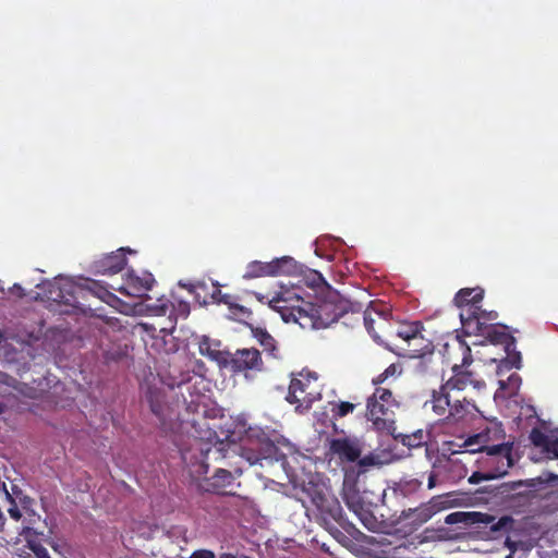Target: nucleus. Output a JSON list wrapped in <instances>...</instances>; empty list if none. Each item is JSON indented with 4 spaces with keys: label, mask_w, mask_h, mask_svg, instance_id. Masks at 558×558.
Here are the masks:
<instances>
[{
    "label": "nucleus",
    "mask_w": 558,
    "mask_h": 558,
    "mask_svg": "<svg viewBox=\"0 0 558 558\" xmlns=\"http://www.w3.org/2000/svg\"><path fill=\"white\" fill-rule=\"evenodd\" d=\"M298 289H281L269 301L270 308L278 312L286 323H294L303 329H322L332 323L343 319V325H354L363 322L367 332L376 342H384L383 336L390 326L387 317L378 311H362L361 305L340 302H320L318 304L305 301Z\"/></svg>",
    "instance_id": "f257e3e1"
},
{
    "label": "nucleus",
    "mask_w": 558,
    "mask_h": 558,
    "mask_svg": "<svg viewBox=\"0 0 558 558\" xmlns=\"http://www.w3.org/2000/svg\"><path fill=\"white\" fill-rule=\"evenodd\" d=\"M502 429L498 425L485 428L483 432L470 436L463 444L465 451L480 452L477 459L478 468L492 475V480L502 477L508 474L513 466L512 445L504 442L494 446H487L488 435H502Z\"/></svg>",
    "instance_id": "f03ea898"
},
{
    "label": "nucleus",
    "mask_w": 558,
    "mask_h": 558,
    "mask_svg": "<svg viewBox=\"0 0 558 558\" xmlns=\"http://www.w3.org/2000/svg\"><path fill=\"white\" fill-rule=\"evenodd\" d=\"M445 356L452 362V376L444 384L446 389L463 391L469 386L478 390L485 387L484 380L477 379L472 371L466 369L473 357L471 348L460 336L445 344Z\"/></svg>",
    "instance_id": "7ed1b4c3"
},
{
    "label": "nucleus",
    "mask_w": 558,
    "mask_h": 558,
    "mask_svg": "<svg viewBox=\"0 0 558 558\" xmlns=\"http://www.w3.org/2000/svg\"><path fill=\"white\" fill-rule=\"evenodd\" d=\"M75 293H80L83 296L90 294L108 304L116 300V295L111 293L100 281L90 279H87L84 286L77 288L71 286L68 288H61L57 284H52L49 290V299L59 304L69 305L74 308H82Z\"/></svg>",
    "instance_id": "20e7f679"
},
{
    "label": "nucleus",
    "mask_w": 558,
    "mask_h": 558,
    "mask_svg": "<svg viewBox=\"0 0 558 558\" xmlns=\"http://www.w3.org/2000/svg\"><path fill=\"white\" fill-rule=\"evenodd\" d=\"M391 390L376 387L366 401V416L377 429H387L395 422V408H398Z\"/></svg>",
    "instance_id": "39448f33"
},
{
    "label": "nucleus",
    "mask_w": 558,
    "mask_h": 558,
    "mask_svg": "<svg viewBox=\"0 0 558 558\" xmlns=\"http://www.w3.org/2000/svg\"><path fill=\"white\" fill-rule=\"evenodd\" d=\"M311 500L319 512L326 530L336 538H338V536H343L341 531L331 525L332 521L340 523L342 520V508L339 500L322 490H314L311 494Z\"/></svg>",
    "instance_id": "423d86ee"
},
{
    "label": "nucleus",
    "mask_w": 558,
    "mask_h": 558,
    "mask_svg": "<svg viewBox=\"0 0 558 558\" xmlns=\"http://www.w3.org/2000/svg\"><path fill=\"white\" fill-rule=\"evenodd\" d=\"M145 400L151 413L157 417L163 432H172L175 422L172 418V410L168 402L167 392L162 387L146 385Z\"/></svg>",
    "instance_id": "0eeeda50"
},
{
    "label": "nucleus",
    "mask_w": 558,
    "mask_h": 558,
    "mask_svg": "<svg viewBox=\"0 0 558 558\" xmlns=\"http://www.w3.org/2000/svg\"><path fill=\"white\" fill-rule=\"evenodd\" d=\"M222 367L229 368L233 374H244L247 377L250 372H260L264 368V362L257 349H238L233 353L228 352Z\"/></svg>",
    "instance_id": "6e6552de"
},
{
    "label": "nucleus",
    "mask_w": 558,
    "mask_h": 558,
    "mask_svg": "<svg viewBox=\"0 0 558 558\" xmlns=\"http://www.w3.org/2000/svg\"><path fill=\"white\" fill-rule=\"evenodd\" d=\"M498 318V313L495 311H486L478 305L475 310L461 311L460 319L464 332L469 336H477L484 329L493 326V322Z\"/></svg>",
    "instance_id": "1a4fd4ad"
},
{
    "label": "nucleus",
    "mask_w": 558,
    "mask_h": 558,
    "mask_svg": "<svg viewBox=\"0 0 558 558\" xmlns=\"http://www.w3.org/2000/svg\"><path fill=\"white\" fill-rule=\"evenodd\" d=\"M126 253H134L130 247H120L95 259L90 269L96 275H116L126 265Z\"/></svg>",
    "instance_id": "9d476101"
},
{
    "label": "nucleus",
    "mask_w": 558,
    "mask_h": 558,
    "mask_svg": "<svg viewBox=\"0 0 558 558\" xmlns=\"http://www.w3.org/2000/svg\"><path fill=\"white\" fill-rule=\"evenodd\" d=\"M308 388V379L293 378L290 383L286 400L290 404H295L296 411L308 410L317 398V393L310 391Z\"/></svg>",
    "instance_id": "9b49d317"
},
{
    "label": "nucleus",
    "mask_w": 558,
    "mask_h": 558,
    "mask_svg": "<svg viewBox=\"0 0 558 558\" xmlns=\"http://www.w3.org/2000/svg\"><path fill=\"white\" fill-rule=\"evenodd\" d=\"M330 451L341 461L355 462L362 453L361 444L356 438H335L330 441Z\"/></svg>",
    "instance_id": "f8f14e48"
},
{
    "label": "nucleus",
    "mask_w": 558,
    "mask_h": 558,
    "mask_svg": "<svg viewBox=\"0 0 558 558\" xmlns=\"http://www.w3.org/2000/svg\"><path fill=\"white\" fill-rule=\"evenodd\" d=\"M155 279L151 274L145 272L142 277L134 270L128 272L124 284L119 289L121 293L132 296H141L153 288Z\"/></svg>",
    "instance_id": "ddd939ff"
},
{
    "label": "nucleus",
    "mask_w": 558,
    "mask_h": 558,
    "mask_svg": "<svg viewBox=\"0 0 558 558\" xmlns=\"http://www.w3.org/2000/svg\"><path fill=\"white\" fill-rule=\"evenodd\" d=\"M233 474L226 469H218L211 477L205 478L202 488L205 492L217 495H234V493L227 490L234 483Z\"/></svg>",
    "instance_id": "4468645a"
},
{
    "label": "nucleus",
    "mask_w": 558,
    "mask_h": 558,
    "mask_svg": "<svg viewBox=\"0 0 558 558\" xmlns=\"http://www.w3.org/2000/svg\"><path fill=\"white\" fill-rule=\"evenodd\" d=\"M480 413L478 408L474 402H471L463 398L454 399L449 409V413L446 415L448 423H466L473 420Z\"/></svg>",
    "instance_id": "2eb2a0df"
},
{
    "label": "nucleus",
    "mask_w": 558,
    "mask_h": 558,
    "mask_svg": "<svg viewBox=\"0 0 558 558\" xmlns=\"http://www.w3.org/2000/svg\"><path fill=\"white\" fill-rule=\"evenodd\" d=\"M484 298V290L480 287L476 288H463L460 289L453 299V303L457 307L465 310H475Z\"/></svg>",
    "instance_id": "dca6fc26"
},
{
    "label": "nucleus",
    "mask_w": 558,
    "mask_h": 558,
    "mask_svg": "<svg viewBox=\"0 0 558 558\" xmlns=\"http://www.w3.org/2000/svg\"><path fill=\"white\" fill-rule=\"evenodd\" d=\"M471 524L489 525L493 533L508 532L512 529L514 520L510 515H504L495 522V517L483 512H472Z\"/></svg>",
    "instance_id": "f3484780"
},
{
    "label": "nucleus",
    "mask_w": 558,
    "mask_h": 558,
    "mask_svg": "<svg viewBox=\"0 0 558 558\" xmlns=\"http://www.w3.org/2000/svg\"><path fill=\"white\" fill-rule=\"evenodd\" d=\"M450 392L451 391L446 389L442 384L438 390H433L432 398L425 403V405L430 404V408L436 415L446 417L452 404Z\"/></svg>",
    "instance_id": "a211bd4d"
},
{
    "label": "nucleus",
    "mask_w": 558,
    "mask_h": 558,
    "mask_svg": "<svg viewBox=\"0 0 558 558\" xmlns=\"http://www.w3.org/2000/svg\"><path fill=\"white\" fill-rule=\"evenodd\" d=\"M436 511L434 507L428 504H422L416 508H409L401 512L400 519L404 521H410V523L414 526H420L426 523Z\"/></svg>",
    "instance_id": "6ab92c4d"
},
{
    "label": "nucleus",
    "mask_w": 558,
    "mask_h": 558,
    "mask_svg": "<svg viewBox=\"0 0 558 558\" xmlns=\"http://www.w3.org/2000/svg\"><path fill=\"white\" fill-rule=\"evenodd\" d=\"M199 353L203 356L215 361L222 367L228 351L220 350V341L211 340L209 337L204 336L198 343Z\"/></svg>",
    "instance_id": "aec40b11"
},
{
    "label": "nucleus",
    "mask_w": 558,
    "mask_h": 558,
    "mask_svg": "<svg viewBox=\"0 0 558 558\" xmlns=\"http://www.w3.org/2000/svg\"><path fill=\"white\" fill-rule=\"evenodd\" d=\"M507 327L504 325H493L482 332H478L477 336L485 337L493 344H501L505 347L512 345L515 342V338L507 332Z\"/></svg>",
    "instance_id": "412c9836"
},
{
    "label": "nucleus",
    "mask_w": 558,
    "mask_h": 558,
    "mask_svg": "<svg viewBox=\"0 0 558 558\" xmlns=\"http://www.w3.org/2000/svg\"><path fill=\"white\" fill-rule=\"evenodd\" d=\"M270 264V277L292 276L299 272V264L290 256L275 258Z\"/></svg>",
    "instance_id": "4be33fe9"
},
{
    "label": "nucleus",
    "mask_w": 558,
    "mask_h": 558,
    "mask_svg": "<svg viewBox=\"0 0 558 558\" xmlns=\"http://www.w3.org/2000/svg\"><path fill=\"white\" fill-rule=\"evenodd\" d=\"M20 535L25 539L26 546L34 553L36 558H50L48 550L38 539V533L33 527H23Z\"/></svg>",
    "instance_id": "5701e85b"
},
{
    "label": "nucleus",
    "mask_w": 558,
    "mask_h": 558,
    "mask_svg": "<svg viewBox=\"0 0 558 558\" xmlns=\"http://www.w3.org/2000/svg\"><path fill=\"white\" fill-rule=\"evenodd\" d=\"M252 335L263 347L267 354L271 355L272 357L279 356L278 343L266 328L253 327Z\"/></svg>",
    "instance_id": "b1692460"
},
{
    "label": "nucleus",
    "mask_w": 558,
    "mask_h": 558,
    "mask_svg": "<svg viewBox=\"0 0 558 558\" xmlns=\"http://www.w3.org/2000/svg\"><path fill=\"white\" fill-rule=\"evenodd\" d=\"M423 325L421 322H411L401 324L396 336L405 341L408 344H412L413 341H422Z\"/></svg>",
    "instance_id": "393cba45"
},
{
    "label": "nucleus",
    "mask_w": 558,
    "mask_h": 558,
    "mask_svg": "<svg viewBox=\"0 0 558 558\" xmlns=\"http://www.w3.org/2000/svg\"><path fill=\"white\" fill-rule=\"evenodd\" d=\"M506 357L500 361L498 366V373L500 374L504 368L510 371L511 368H521L522 366V356L519 351H517L515 342L512 345L505 347Z\"/></svg>",
    "instance_id": "a878e982"
},
{
    "label": "nucleus",
    "mask_w": 558,
    "mask_h": 558,
    "mask_svg": "<svg viewBox=\"0 0 558 558\" xmlns=\"http://www.w3.org/2000/svg\"><path fill=\"white\" fill-rule=\"evenodd\" d=\"M213 296H214V299L217 300L218 303L228 305L229 310L235 315H242V316L251 315V311L248 308H246L245 306L235 303L234 296L231 294H227V293L223 294V293H221L220 290H218L217 292H215L213 294Z\"/></svg>",
    "instance_id": "bb28decb"
},
{
    "label": "nucleus",
    "mask_w": 558,
    "mask_h": 558,
    "mask_svg": "<svg viewBox=\"0 0 558 558\" xmlns=\"http://www.w3.org/2000/svg\"><path fill=\"white\" fill-rule=\"evenodd\" d=\"M259 277H270L269 262L253 260L247 264L243 278L250 280Z\"/></svg>",
    "instance_id": "cd10ccee"
},
{
    "label": "nucleus",
    "mask_w": 558,
    "mask_h": 558,
    "mask_svg": "<svg viewBox=\"0 0 558 558\" xmlns=\"http://www.w3.org/2000/svg\"><path fill=\"white\" fill-rule=\"evenodd\" d=\"M343 500L348 508L356 513L361 511L365 504L360 495V492L354 486L344 487Z\"/></svg>",
    "instance_id": "c85d7f7f"
},
{
    "label": "nucleus",
    "mask_w": 558,
    "mask_h": 558,
    "mask_svg": "<svg viewBox=\"0 0 558 558\" xmlns=\"http://www.w3.org/2000/svg\"><path fill=\"white\" fill-rule=\"evenodd\" d=\"M415 359L417 361L414 367L422 373L435 369L438 364V357L435 355V349L430 352L429 350L424 351L423 353H420V355H417Z\"/></svg>",
    "instance_id": "c756f323"
},
{
    "label": "nucleus",
    "mask_w": 558,
    "mask_h": 558,
    "mask_svg": "<svg viewBox=\"0 0 558 558\" xmlns=\"http://www.w3.org/2000/svg\"><path fill=\"white\" fill-rule=\"evenodd\" d=\"M428 434H426L423 429H417L416 432L410 435H403L401 442L402 445L409 448H418L423 445L427 444Z\"/></svg>",
    "instance_id": "7c9ffc66"
},
{
    "label": "nucleus",
    "mask_w": 558,
    "mask_h": 558,
    "mask_svg": "<svg viewBox=\"0 0 558 558\" xmlns=\"http://www.w3.org/2000/svg\"><path fill=\"white\" fill-rule=\"evenodd\" d=\"M435 349L433 342L422 336V341H413L412 344H408V352L411 359L416 357L420 353L429 350L433 351Z\"/></svg>",
    "instance_id": "2f4dec72"
},
{
    "label": "nucleus",
    "mask_w": 558,
    "mask_h": 558,
    "mask_svg": "<svg viewBox=\"0 0 558 558\" xmlns=\"http://www.w3.org/2000/svg\"><path fill=\"white\" fill-rule=\"evenodd\" d=\"M331 405L332 417L337 420L353 413L357 404L349 401H339L337 403H331Z\"/></svg>",
    "instance_id": "473e14b6"
},
{
    "label": "nucleus",
    "mask_w": 558,
    "mask_h": 558,
    "mask_svg": "<svg viewBox=\"0 0 558 558\" xmlns=\"http://www.w3.org/2000/svg\"><path fill=\"white\" fill-rule=\"evenodd\" d=\"M472 518H473L472 512L457 511V512H452V513L448 514L446 517L445 522L447 524L463 523L466 525H471Z\"/></svg>",
    "instance_id": "72a5a7b5"
},
{
    "label": "nucleus",
    "mask_w": 558,
    "mask_h": 558,
    "mask_svg": "<svg viewBox=\"0 0 558 558\" xmlns=\"http://www.w3.org/2000/svg\"><path fill=\"white\" fill-rule=\"evenodd\" d=\"M355 514L368 530H373L376 526V519L366 507H363L362 510L357 511Z\"/></svg>",
    "instance_id": "f704fd0d"
},
{
    "label": "nucleus",
    "mask_w": 558,
    "mask_h": 558,
    "mask_svg": "<svg viewBox=\"0 0 558 558\" xmlns=\"http://www.w3.org/2000/svg\"><path fill=\"white\" fill-rule=\"evenodd\" d=\"M549 437L538 428H533L530 434V440L535 447L545 448Z\"/></svg>",
    "instance_id": "c9c22d12"
},
{
    "label": "nucleus",
    "mask_w": 558,
    "mask_h": 558,
    "mask_svg": "<svg viewBox=\"0 0 558 558\" xmlns=\"http://www.w3.org/2000/svg\"><path fill=\"white\" fill-rule=\"evenodd\" d=\"M422 486V481L412 478L400 483V490L402 494H411L418 490Z\"/></svg>",
    "instance_id": "e433bc0d"
},
{
    "label": "nucleus",
    "mask_w": 558,
    "mask_h": 558,
    "mask_svg": "<svg viewBox=\"0 0 558 558\" xmlns=\"http://www.w3.org/2000/svg\"><path fill=\"white\" fill-rule=\"evenodd\" d=\"M400 366L397 364H390L381 374H379L376 378L373 379L374 385L383 384L388 377L393 376Z\"/></svg>",
    "instance_id": "4c0bfd02"
},
{
    "label": "nucleus",
    "mask_w": 558,
    "mask_h": 558,
    "mask_svg": "<svg viewBox=\"0 0 558 558\" xmlns=\"http://www.w3.org/2000/svg\"><path fill=\"white\" fill-rule=\"evenodd\" d=\"M492 475H488L486 471L478 468L477 471L473 472L472 475L469 477V483L471 484H478L483 481H490Z\"/></svg>",
    "instance_id": "58836bf2"
},
{
    "label": "nucleus",
    "mask_w": 558,
    "mask_h": 558,
    "mask_svg": "<svg viewBox=\"0 0 558 558\" xmlns=\"http://www.w3.org/2000/svg\"><path fill=\"white\" fill-rule=\"evenodd\" d=\"M520 384H521V377L518 374L513 373L508 377L507 383L500 380V388H502V389L511 388L514 390V389L519 388Z\"/></svg>",
    "instance_id": "ea45409f"
},
{
    "label": "nucleus",
    "mask_w": 558,
    "mask_h": 558,
    "mask_svg": "<svg viewBox=\"0 0 558 558\" xmlns=\"http://www.w3.org/2000/svg\"><path fill=\"white\" fill-rule=\"evenodd\" d=\"M7 497L11 504L10 508L8 509V513L10 514V517L13 520L19 521L22 518V512L19 509L16 501L13 499V497L9 493H7Z\"/></svg>",
    "instance_id": "a19ab883"
},
{
    "label": "nucleus",
    "mask_w": 558,
    "mask_h": 558,
    "mask_svg": "<svg viewBox=\"0 0 558 558\" xmlns=\"http://www.w3.org/2000/svg\"><path fill=\"white\" fill-rule=\"evenodd\" d=\"M181 376H182V377H181L179 380H178V379H175V378H173V380H172L171 383H169V386H170L171 388H173V387H175V386H177V387H181V386H183V385H184V386H185V388H186V390L191 392V388H192V386H191V384H190V379H191L190 374H189V373H185V374H182Z\"/></svg>",
    "instance_id": "79ce46f5"
},
{
    "label": "nucleus",
    "mask_w": 558,
    "mask_h": 558,
    "mask_svg": "<svg viewBox=\"0 0 558 558\" xmlns=\"http://www.w3.org/2000/svg\"><path fill=\"white\" fill-rule=\"evenodd\" d=\"M544 450L551 456V458L558 459V438L548 439Z\"/></svg>",
    "instance_id": "37998d69"
},
{
    "label": "nucleus",
    "mask_w": 558,
    "mask_h": 558,
    "mask_svg": "<svg viewBox=\"0 0 558 558\" xmlns=\"http://www.w3.org/2000/svg\"><path fill=\"white\" fill-rule=\"evenodd\" d=\"M506 547L510 550L511 554H514L519 548L529 550L530 547L525 546L523 542H514L509 538L505 542Z\"/></svg>",
    "instance_id": "c03bdc74"
},
{
    "label": "nucleus",
    "mask_w": 558,
    "mask_h": 558,
    "mask_svg": "<svg viewBox=\"0 0 558 558\" xmlns=\"http://www.w3.org/2000/svg\"><path fill=\"white\" fill-rule=\"evenodd\" d=\"M190 558H216L214 551L209 549H197L192 553Z\"/></svg>",
    "instance_id": "a18cd8bd"
},
{
    "label": "nucleus",
    "mask_w": 558,
    "mask_h": 558,
    "mask_svg": "<svg viewBox=\"0 0 558 558\" xmlns=\"http://www.w3.org/2000/svg\"><path fill=\"white\" fill-rule=\"evenodd\" d=\"M28 391H22L26 397L31 398V399H39L41 398L43 393H44V390H40V391H37L33 388H27Z\"/></svg>",
    "instance_id": "49530a36"
},
{
    "label": "nucleus",
    "mask_w": 558,
    "mask_h": 558,
    "mask_svg": "<svg viewBox=\"0 0 558 558\" xmlns=\"http://www.w3.org/2000/svg\"><path fill=\"white\" fill-rule=\"evenodd\" d=\"M172 307V304L169 301L162 302L158 306V314L159 315H166Z\"/></svg>",
    "instance_id": "de8ad7c7"
},
{
    "label": "nucleus",
    "mask_w": 558,
    "mask_h": 558,
    "mask_svg": "<svg viewBox=\"0 0 558 558\" xmlns=\"http://www.w3.org/2000/svg\"><path fill=\"white\" fill-rule=\"evenodd\" d=\"M427 487L428 489H433L436 486L437 475L435 472H430L427 478Z\"/></svg>",
    "instance_id": "09e8293b"
},
{
    "label": "nucleus",
    "mask_w": 558,
    "mask_h": 558,
    "mask_svg": "<svg viewBox=\"0 0 558 558\" xmlns=\"http://www.w3.org/2000/svg\"><path fill=\"white\" fill-rule=\"evenodd\" d=\"M12 293L16 294L19 298H23L25 295L24 289L17 283L12 287Z\"/></svg>",
    "instance_id": "8fccbe9b"
},
{
    "label": "nucleus",
    "mask_w": 558,
    "mask_h": 558,
    "mask_svg": "<svg viewBox=\"0 0 558 558\" xmlns=\"http://www.w3.org/2000/svg\"><path fill=\"white\" fill-rule=\"evenodd\" d=\"M360 465H373L375 464V460L373 457L368 456V457H364L363 459H361L359 461Z\"/></svg>",
    "instance_id": "3c124183"
},
{
    "label": "nucleus",
    "mask_w": 558,
    "mask_h": 558,
    "mask_svg": "<svg viewBox=\"0 0 558 558\" xmlns=\"http://www.w3.org/2000/svg\"><path fill=\"white\" fill-rule=\"evenodd\" d=\"M524 485H526V484H525V482H523V481H518V482H514V483H513L512 487L524 486Z\"/></svg>",
    "instance_id": "603ef678"
},
{
    "label": "nucleus",
    "mask_w": 558,
    "mask_h": 558,
    "mask_svg": "<svg viewBox=\"0 0 558 558\" xmlns=\"http://www.w3.org/2000/svg\"><path fill=\"white\" fill-rule=\"evenodd\" d=\"M5 411V404L3 402H0V415L4 413Z\"/></svg>",
    "instance_id": "864d4df0"
},
{
    "label": "nucleus",
    "mask_w": 558,
    "mask_h": 558,
    "mask_svg": "<svg viewBox=\"0 0 558 558\" xmlns=\"http://www.w3.org/2000/svg\"><path fill=\"white\" fill-rule=\"evenodd\" d=\"M199 452L203 454V453H208L209 452V448L207 449H204L203 447H199L198 448Z\"/></svg>",
    "instance_id": "5fc2aeb1"
},
{
    "label": "nucleus",
    "mask_w": 558,
    "mask_h": 558,
    "mask_svg": "<svg viewBox=\"0 0 558 558\" xmlns=\"http://www.w3.org/2000/svg\"><path fill=\"white\" fill-rule=\"evenodd\" d=\"M257 298H258V301H260V302H263L265 299V296H262V295H258Z\"/></svg>",
    "instance_id": "6e6d98bb"
},
{
    "label": "nucleus",
    "mask_w": 558,
    "mask_h": 558,
    "mask_svg": "<svg viewBox=\"0 0 558 558\" xmlns=\"http://www.w3.org/2000/svg\"><path fill=\"white\" fill-rule=\"evenodd\" d=\"M190 404H194V403H197L196 400L192 399L190 402Z\"/></svg>",
    "instance_id": "4d7b16f0"
},
{
    "label": "nucleus",
    "mask_w": 558,
    "mask_h": 558,
    "mask_svg": "<svg viewBox=\"0 0 558 558\" xmlns=\"http://www.w3.org/2000/svg\"><path fill=\"white\" fill-rule=\"evenodd\" d=\"M506 558H513V554L510 553Z\"/></svg>",
    "instance_id": "13d9d810"
},
{
    "label": "nucleus",
    "mask_w": 558,
    "mask_h": 558,
    "mask_svg": "<svg viewBox=\"0 0 558 558\" xmlns=\"http://www.w3.org/2000/svg\"><path fill=\"white\" fill-rule=\"evenodd\" d=\"M182 458L185 460L186 459V453L185 452H182Z\"/></svg>",
    "instance_id": "bf43d9fd"
}]
</instances>
